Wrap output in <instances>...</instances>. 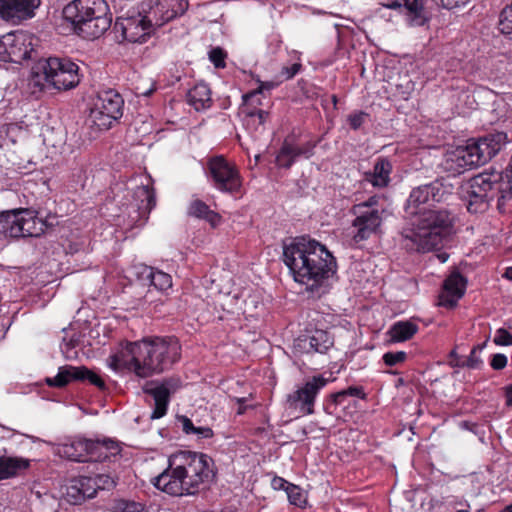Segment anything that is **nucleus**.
<instances>
[{
	"mask_svg": "<svg viewBox=\"0 0 512 512\" xmlns=\"http://www.w3.org/2000/svg\"><path fill=\"white\" fill-rule=\"evenodd\" d=\"M307 353L325 354L334 345L333 337L329 332L321 329L315 330L311 335L301 340Z\"/></svg>",
	"mask_w": 512,
	"mask_h": 512,
	"instance_id": "27",
	"label": "nucleus"
},
{
	"mask_svg": "<svg viewBox=\"0 0 512 512\" xmlns=\"http://www.w3.org/2000/svg\"><path fill=\"white\" fill-rule=\"evenodd\" d=\"M498 29L502 34L512 39V3L501 11Z\"/></svg>",
	"mask_w": 512,
	"mask_h": 512,
	"instance_id": "36",
	"label": "nucleus"
},
{
	"mask_svg": "<svg viewBox=\"0 0 512 512\" xmlns=\"http://www.w3.org/2000/svg\"><path fill=\"white\" fill-rule=\"evenodd\" d=\"M206 175L211 185L221 193L236 195L241 192L243 179L237 165L223 155L207 160Z\"/></svg>",
	"mask_w": 512,
	"mask_h": 512,
	"instance_id": "8",
	"label": "nucleus"
},
{
	"mask_svg": "<svg viewBox=\"0 0 512 512\" xmlns=\"http://www.w3.org/2000/svg\"><path fill=\"white\" fill-rule=\"evenodd\" d=\"M467 279L457 270L450 273L443 283V293L440 295V305L453 308L457 305L466 291Z\"/></svg>",
	"mask_w": 512,
	"mask_h": 512,
	"instance_id": "18",
	"label": "nucleus"
},
{
	"mask_svg": "<svg viewBox=\"0 0 512 512\" xmlns=\"http://www.w3.org/2000/svg\"><path fill=\"white\" fill-rule=\"evenodd\" d=\"M76 481L81 488L82 493L84 494V497L86 499L93 498L97 491H96V484L92 477L89 476H79L75 477Z\"/></svg>",
	"mask_w": 512,
	"mask_h": 512,
	"instance_id": "40",
	"label": "nucleus"
},
{
	"mask_svg": "<svg viewBox=\"0 0 512 512\" xmlns=\"http://www.w3.org/2000/svg\"><path fill=\"white\" fill-rule=\"evenodd\" d=\"M483 345L474 346L468 357L461 362H453V367L458 368H469V369H480L483 366V360L481 359L479 352L482 350Z\"/></svg>",
	"mask_w": 512,
	"mask_h": 512,
	"instance_id": "34",
	"label": "nucleus"
},
{
	"mask_svg": "<svg viewBox=\"0 0 512 512\" xmlns=\"http://www.w3.org/2000/svg\"><path fill=\"white\" fill-rule=\"evenodd\" d=\"M155 381L147 382L143 387V392L152 396L154 400V408L151 414V419H160L164 417L168 410L170 402V395L164 387L155 385Z\"/></svg>",
	"mask_w": 512,
	"mask_h": 512,
	"instance_id": "21",
	"label": "nucleus"
},
{
	"mask_svg": "<svg viewBox=\"0 0 512 512\" xmlns=\"http://www.w3.org/2000/svg\"><path fill=\"white\" fill-rule=\"evenodd\" d=\"M227 53L220 47H215L209 52V59L216 68H225Z\"/></svg>",
	"mask_w": 512,
	"mask_h": 512,
	"instance_id": "43",
	"label": "nucleus"
},
{
	"mask_svg": "<svg viewBox=\"0 0 512 512\" xmlns=\"http://www.w3.org/2000/svg\"><path fill=\"white\" fill-rule=\"evenodd\" d=\"M155 385L166 388L168 394L171 396L172 393L181 387V381L178 377H169L164 379L161 383L156 382Z\"/></svg>",
	"mask_w": 512,
	"mask_h": 512,
	"instance_id": "46",
	"label": "nucleus"
},
{
	"mask_svg": "<svg viewBox=\"0 0 512 512\" xmlns=\"http://www.w3.org/2000/svg\"><path fill=\"white\" fill-rule=\"evenodd\" d=\"M449 358H450V365L453 367V362H461L462 360H465L464 357L458 355V353L456 352L455 349H453L450 354H449Z\"/></svg>",
	"mask_w": 512,
	"mask_h": 512,
	"instance_id": "60",
	"label": "nucleus"
},
{
	"mask_svg": "<svg viewBox=\"0 0 512 512\" xmlns=\"http://www.w3.org/2000/svg\"><path fill=\"white\" fill-rule=\"evenodd\" d=\"M506 405L512 407V384L505 387Z\"/></svg>",
	"mask_w": 512,
	"mask_h": 512,
	"instance_id": "59",
	"label": "nucleus"
},
{
	"mask_svg": "<svg viewBox=\"0 0 512 512\" xmlns=\"http://www.w3.org/2000/svg\"><path fill=\"white\" fill-rule=\"evenodd\" d=\"M123 108L124 99L118 91L102 90L94 100L89 117L100 130H108L122 117Z\"/></svg>",
	"mask_w": 512,
	"mask_h": 512,
	"instance_id": "10",
	"label": "nucleus"
},
{
	"mask_svg": "<svg viewBox=\"0 0 512 512\" xmlns=\"http://www.w3.org/2000/svg\"><path fill=\"white\" fill-rule=\"evenodd\" d=\"M74 32L88 40L102 36L112 24V13L105 0H73L62 11Z\"/></svg>",
	"mask_w": 512,
	"mask_h": 512,
	"instance_id": "5",
	"label": "nucleus"
},
{
	"mask_svg": "<svg viewBox=\"0 0 512 512\" xmlns=\"http://www.w3.org/2000/svg\"><path fill=\"white\" fill-rule=\"evenodd\" d=\"M291 484L292 483L288 482L287 480L280 476H274L271 480V487L274 490H284L285 492H287Z\"/></svg>",
	"mask_w": 512,
	"mask_h": 512,
	"instance_id": "52",
	"label": "nucleus"
},
{
	"mask_svg": "<svg viewBox=\"0 0 512 512\" xmlns=\"http://www.w3.org/2000/svg\"><path fill=\"white\" fill-rule=\"evenodd\" d=\"M148 16H140L139 18L118 19L115 22V29L121 32L123 40L131 43H143L150 34L151 28L154 27L152 22H147Z\"/></svg>",
	"mask_w": 512,
	"mask_h": 512,
	"instance_id": "16",
	"label": "nucleus"
},
{
	"mask_svg": "<svg viewBox=\"0 0 512 512\" xmlns=\"http://www.w3.org/2000/svg\"><path fill=\"white\" fill-rule=\"evenodd\" d=\"M192 435H197L199 439H208L213 437L214 432L210 427H196Z\"/></svg>",
	"mask_w": 512,
	"mask_h": 512,
	"instance_id": "55",
	"label": "nucleus"
},
{
	"mask_svg": "<svg viewBox=\"0 0 512 512\" xmlns=\"http://www.w3.org/2000/svg\"><path fill=\"white\" fill-rule=\"evenodd\" d=\"M502 276L512 282V266L507 267Z\"/></svg>",
	"mask_w": 512,
	"mask_h": 512,
	"instance_id": "62",
	"label": "nucleus"
},
{
	"mask_svg": "<svg viewBox=\"0 0 512 512\" xmlns=\"http://www.w3.org/2000/svg\"><path fill=\"white\" fill-rule=\"evenodd\" d=\"M187 214L197 219L204 220L212 228L218 227L222 222V216L210 209V207L200 199H193L187 208Z\"/></svg>",
	"mask_w": 512,
	"mask_h": 512,
	"instance_id": "29",
	"label": "nucleus"
},
{
	"mask_svg": "<svg viewBox=\"0 0 512 512\" xmlns=\"http://www.w3.org/2000/svg\"><path fill=\"white\" fill-rule=\"evenodd\" d=\"M119 442L105 438L93 440L72 437L59 446V454L76 462H104L121 453Z\"/></svg>",
	"mask_w": 512,
	"mask_h": 512,
	"instance_id": "7",
	"label": "nucleus"
},
{
	"mask_svg": "<svg viewBox=\"0 0 512 512\" xmlns=\"http://www.w3.org/2000/svg\"><path fill=\"white\" fill-rule=\"evenodd\" d=\"M408 359L405 351H388L383 354L382 361L387 367H394L403 364Z\"/></svg>",
	"mask_w": 512,
	"mask_h": 512,
	"instance_id": "39",
	"label": "nucleus"
},
{
	"mask_svg": "<svg viewBox=\"0 0 512 512\" xmlns=\"http://www.w3.org/2000/svg\"><path fill=\"white\" fill-rule=\"evenodd\" d=\"M448 193L439 180L411 190L405 205L406 213L413 216L407 238L414 243L418 252L440 249L452 234L454 218L451 212L435 207V203L444 201Z\"/></svg>",
	"mask_w": 512,
	"mask_h": 512,
	"instance_id": "1",
	"label": "nucleus"
},
{
	"mask_svg": "<svg viewBox=\"0 0 512 512\" xmlns=\"http://www.w3.org/2000/svg\"><path fill=\"white\" fill-rule=\"evenodd\" d=\"M122 512H147L140 503L130 502L125 505Z\"/></svg>",
	"mask_w": 512,
	"mask_h": 512,
	"instance_id": "57",
	"label": "nucleus"
},
{
	"mask_svg": "<svg viewBox=\"0 0 512 512\" xmlns=\"http://www.w3.org/2000/svg\"><path fill=\"white\" fill-rule=\"evenodd\" d=\"M272 105H267V108L258 109L253 112H247L245 115L247 125H253L255 130L261 128L265 129V124L270 119V108Z\"/></svg>",
	"mask_w": 512,
	"mask_h": 512,
	"instance_id": "33",
	"label": "nucleus"
},
{
	"mask_svg": "<svg viewBox=\"0 0 512 512\" xmlns=\"http://www.w3.org/2000/svg\"><path fill=\"white\" fill-rule=\"evenodd\" d=\"M419 331V326L410 320L394 322L386 332L387 343L396 344L412 339Z\"/></svg>",
	"mask_w": 512,
	"mask_h": 512,
	"instance_id": "23",
	"label": "nucleus"
},
{
	"mask_svg": "<svg viewBox=\"0 0 512 512\" xmlns=\"http://www.w3.org/2000/svg\"><path fill=\"white\" fill-rule=\"evenodd\" d=\"M134 196L139 203L136 205L140 219H148L152 209L156 206V195L153 187L149 185L138 186Z\"/></svg>",
	"mask_w": 512,
	"mask_h": 512,
	"instance_id": "30",
	"label": "nucleus"
},
{
	"mask_svg": "<svg viewBox=\"0 0 512 512\" xmlns=\"http://www.w3.org/2000/svg\"><path fill=\"white\" fill-rule=\"evenodd\" d=\"M347 396L345 395L343 390L330 393L326 396L323 402V409L325 413L329 415H334L338 406L344 404Z\"/></svg>",
	"mask_w": 512,
	"mask_h": 512,
	"instance_id": "35",
	"label": "nucleus"
},
{
	"mask_svg": "<svg viewBox=\"0 0 512 512\" xmlns=\"http://www.w3.org/2000/svg\"><path fill=\"white\" fill-rule=\"evenodd\" d=\"M296 149H295V136L288 135L282 145L280 150L276 155V165L279 168L289 169L295 163L297 159Z\"/></svg>",
	"mask_w": 512,
	"mask_h": 512,
	"instance_id": "31",
	"label": "nucleus"
},
{
	"mask_svg": "<svg viewBox=\"0 0 512 512\" xmlns=\"http://www.w3.org/2000/svg\"><path fill=\"white\" fill-rule=\"evenodd\" d=\"M180 358L181 344L176 337L156 336L126 342L112 360L115 367H124L140 378H148L170 369Z\"/></svg>",
	"mask_w": 512,
	"mask_h": 512,
	"instance_id": "4",
	"label": "nucleus"
},
{
	"mask_svg": "<svg viewBox=\"0 0 512 512\" xmlns=\"http://www.w3.org/2000/svg\"><path fill=\"white\" fill-rule=\"evenodd\" d=\"M383 5L394 10L404 7L412 25L422 26L426 22V18L423 15V0H388Z\"/></svg>",
	"mask_w": 512,
	"mask_h": 512,
	"instance_id": "25",
	"label": "nucleus"
},
{
	"mask_svg": "<svg viewBox=\"0 0 512 512\" xmlns=\"http://www.w3.org/2000/svg\"><path fill=\"white\" fill-rule=\"evenodd\" d=\"M245 401L246 399L245 398H238L237 399V403H238V410H237V414L239 415H242L246 412L247 410V406L245 405Z\"/></svg>",
	"mask_w": 512,
	"mask_h": 512,
	"instance_id": "61",
	"label": "nucleus"
},
{
	"mask_svg": "<svg viewBox=\"0 0 512 512\" xmlns=\"http://www.w3.org/2000/svg\"><path fill=\"white\" fill-rule=\"evenodd\" d=\"M66 499L73 505L81 504L86 500L76 478L71 479L66 487Z\"/></svg>",
	"mask_w": 512,
	"mask_h": 512,
	"instance_id": "38",
	"label": "nucleus"
},
{
	"mask_svg": "<svg viewBox=\"0 0 512 512\" xmlns=\"http://www.w3.org/2000/svg\"><path fill=\"white\" fill-rule=\"evenodd\" d=\"M7 35H13L15 40L11 45H9L7 49V60L13 62H21L24 60L32 59V53L34 49L32 48L31 39L23 33H8Z\"/></svg>",
	"mask_w": 512,
	"mask_h": 512,
	"instance_id": "24",
	"label": "nucleus"
},
{
	"mask_svg": "<svg viewBox=\"0 0 512 512\" xmlns=\"http://www.w3.org/2000/svg\"><path fill=\"white\" fill-rule=\"evenodd\" d=\"M83 383H89L90 385L97 387L101 391H105L107 389L106 383L104 379L101 377V375L87 368L86 366L84 371Z\"/></svg>",
	"mask_w": 512,
	"mask_h": 512,
	"instance_id": "42",
	"label": "nucleus"
},
{
	"mask_svg": "<svg viewBox=\"0 0 512 512\" xmlns=\"http://www.w3.org/2000/svg\"><path fill=\"white\" fill-rule=\"evenodd\" d=\"M257 81L259 83V86L256 89L260 90V93H262V94H264L265 91H267V92L272 91L277 86V83H275L273 81H260V80H257Z\"/></svg>",
	"mask_w": 512,
	"mask_h": 512,
	"instance_id": "56",
	"label": "nucleus"
},
{
	"mask_svg": "<svg viewBox=\"0 0 512 512\" xmlns=\"http://www.w3.org/2000/svg\"><path fill=\"white\" fill-rule=\"evenodd\" d=\"M435 4L442 6L446 9H452L464 5L467 0H432Z\"/></svg>",
	"mask_w": 512,
	"mask_h": 512,
	"instance_id": "54",
	"label": "nucleus"
},
{
	"mask_svg": "<svg viewBox=\"0 0 512 512\" xmlns=\"http://www.w3.org/2000/svg\"><path fill=\"white\" fill-rule=\"evenodd\" d=\"M147 5V22H152L154 27H161L184 14L189 4L187 0H149Z\"/></svg>",
	"mask_w": 512,
	"mask_h": 512,
	"instance_id": "14",
	"label": "nucleus"
},
{
	"mask_svg": "<svg viewBox=\"0 0 512 512\" xmlns=\"http://www.w3.org/2000/svg\"><path fill=\"white\" fill-rule=\"evenodd\" d=\"M15 41L13 35H4L0 38V61H7V49ZM16 41L19 42L18 39Z\"/></svg>",
	"mask_w": 512,
	"mask_h": 512,
	"instance_id": "49",
	"label": "nucleus"
},
{
	"mask_svg": "<svg viewBox=\"0 0 512 512\" xmlns=\"http://www.w3.org/2000/svg\"><path fill=\"white\" fill-rule=\"evenodd\" d=\"M40 0H0V18L20 22L32 18Z\"/></svg>",
	"mask_w": 512,
	"mask_h": 512,
	"instance_id": "17",
	"label": "nucleus"
},
{
	"mask_svg": "<svg viewBox=\"0 0 512 512\" xmlns=\"http://www.w3.org/2000/svg\"><path fill=\"white\" fill-rule=\"evenodd\" d=\"M43 231V222L29 209L0 213V232L5 236L12 238L37 237Z\"/></svg>",
	"mask_w": 512,
	"mask_h": 512,
	"instance_id": "9",
	"label": "nucleus"
},
{
	"mask_svg": "<svg viewBox=\"0 0 512 512\" xmlns=\"http://www.w3.org/2000/svg\"><path fill=\"white\" fill-rule=\"evenodd\" d=\"M317 146V141L309 140L301 145H297L295 142V149L297 157L303 156L310 158L314 154V149Z\"/></svg>",
	"mask_w": 512,
	"mask_h": 512,
	"instance_id": "45",
	"label": "nucleus"
},
{
	"mask_svg": "<svg viewBox=\"0 0 512 512\" xmlns=\"http://www.w3.org/2000/svg\"><path fill=\"white\" fill-rule=\"evenodd\" d=\"M84 371L85 366L65 365L59 368L55 377H48L45 382L48 386L55 388H64L73 381L83 383Z\"/></svg>",
	"mask_w": 512,
	"mask_h": 512,
	"instance_id": "22",
	"label": "nucleus"
},
{
	"mask_svg": "<svg viewBox=\"0 0 512 512\" xmlns=\"http://www.w3.org/2000/svg\"><path fill=\"white\" fill-rule=\"evenodd\" d=\"M302 65L300 63H294L289 67H283L281 70V75L285 77V79L293 78L301 69Z\"/></svg>",
	"mask_w": 512,
	"mask_h": 512,
	"instance_id": "53",
	"label": "nucleus"
},
{
	"mask_svg": "<svg viewBox=\"0 0 512 512\" xmlns=\"http://www.w3.org/2000/svg\"><path fill=\"white\" fill-rule=\"evenodd\" d=\"M155 91V88L149 89L145 92H142V95L144 96H150Z\"/></svg>",
	"mask_w": 512,
	"mask_h": 512,
	"instance_id": "64",
	"label": "nucleus"
},
{
	"mask_svg": "<svg viewBox=\"0 0 512 512\" xmlns=\"http://www.w3.org/2000/svg\"><path fill=\"white\" fill-rule=\"evenodd\" d=\"M507 133L493 131L467 141L478 165H483L495 157L508 143Z\"/></svg>",
	"mask_w": 512,
	"mask_h": 512,
	"instance_id": "13",
	"label": "nucleus"
},
{
	"mask_svg": "<svg viewBox=\"0 0 512 512\" xmlns=\"http://www.w3.org/2000/svg\"><path fill=\"white\" fill-rule=\"evenodd\" d=\"M137 277L144 285L153 286L158 291L164 292L172 287L171 275L151 266L141 265Z\"/></svg>",
	"mask_w": 512,
	"mask_h": 512,
	"instance_id": "20",
	"label": "nucleus"
},
{
	"mask_svg": "<svg viewBox=\"0 0 512 512\" xmlns=\"http://www.w3.org/2000/svg\"><path fill=\"white\" fill-rule=\"evenodd\" d=\"M178 421L181 423L182 425V430L183 432L186 434V435H192L193 432L195 431V426L192 422V420L190 418H188L187 416H178L177 417Z\"/></svg>",
	"mask_w": 512,
	"mask_h": 512,
	"instance_id": "51",
	"label": "nucleus"
},
{
	"mask_svg": "<svg viewBox=\"0 0 512 512\" xmlns=\"http://www.w3.org/2000/svg\"><path fill=\"white\" fill-rule=\"evenodd\" d=\"M500 512H512V503L505 506Z\"/></svg>",
	"mask_w": 512,
	"mask_h": 512,
	"instance_id": "63",
	"label": "nucleus"
},
{
	"mask_svg": "<svg viewBox=\"0 0 512 512\" xmlns=\"http://www.w3.org/2000/svg\"><path fill=\"white\" fill-rule=\"evenodd\" d=\"M281 259L293 280L311 292L322 287L338 270L332 252L310 235L283 240Z\"/></svg>",
	"mask_w": 512,
	"mask_h": 512,
	"instance_id": "2",
	"label": "nucleus"
},
{
	"mask_svg": "<svg viewBox=\"0 0 512 512\" xmlns=\"http://www.w3.org/2000/svg\"><path fill=\"white\" fill-rule=\"evenodd\" d=\"M508 363V358L505 354L496 353L491 356L490 366L494 370H503Z\"/></svg>",
	"mask_w": 512,
	"mask_h": 512,
	"instance_id": "48",
	"label": "nucleus"
},
{
	"mask_svg": "<svg viewBox=\"0 0 512 512\" xmlns=\"http://www.w3.org/2000/svg\"><path fill=\"white\" fill-rule=\"evenodd\" d=\"M328 383L329 379L323 375H314L308 378L301 386L287 395V408L298 412L299 416L314 414L316 398Z\"/></svg>",
	"mask_w": 512,
	"mask_h": 512,
	"instance_id": "11",
	"label": "nucleus"
},
{
	"mask_svg": "<svg viewBox=\"0 0 512 512\" xmlns=\"http://www.w3.org/2000/svg\"><path fill=\"white\" fill-rule=\"evenodd\" d=\"M379 197L374 195L369 197L366 201L358 203L357 205H365L370 210H379L376 206L378 205Z\"/></svg>",
	"mask_w": 512,
	"mask_h": 512,
	"instance_id": "58",
	"label": "nucleus"
},
{
	"mask_svg": "<svg viewBox=\"0 0 512 512\" xmlns=\"http://www.w3.org/2000/svg\"><path fill=\"white\" fill-rule=\"evenodd\" d=\"M511 339L512 334L508 330L505 328H499L496 330L493 341L498 346H510Z\"/></svg>",
	"mask_w": 512,
	"mask_h": 512,
	"instance_id": "47",
	"label": "nucleus"
},
{
	"mask_svg": "<svg viewBox=\"0 0 512 512\" xmlns=\"http://www.w3.org/2000/svg\"><path fill=\"white\" fill-rule=\"evenodd\" d=\"M345 395L348 397H355L359 398L361 400L367 399V394L364 390L363 386H349L345 389H343Z\"/></svg>",
	"mask_w": 512,
	"mask_h": 512,
	"instance_id": "50",
	"label": "nucleus"
},
{
	"mask_svg": "<svg viewBox=\"0 0 512 512\" xmlns=\"http://www.w3.org/2000/svg\"><path fill=\"white\" fill-rule=\"evenodd\" d=\"M215 476V463L209 455L181 450L169 456L168 467L152 483L171 496H188L196 495Z\"/></svg>",
	"mask_w": 512,
	"mask_h": 512,
	"instance_id": "3",
	"label": "nucleus"
},
{
	"mask_svg": "<svg viewBox=\"0 0 512 512\" xmlns=\"http://www.w3.org/2000/svg\"><path fill=\"white\" fill-rule=\"evenodd\" d=\"M479 166L468 143L464 146H457L448 150L440 163V167L449 176H457L467 170Z\"/></svg>",
	"mask_w": 512,
	"mask_h": 512,
	"instance_id": "15",
	"label": "nucleus"
},
{
	"mask_svg": "<svg viewBox=\"0 0 512 512\" xmlns=\"http://www.w3.org/2000/svg\"><path fill=\"white\" fill-rule=\"evenodd\" d=\"M392 171L391 161L386 157H378L373 169L363 174V180L375 188H386L390 184Z\"/></svg>",
	"mask_w": 512,
	"mask_h": 512,
	"instance_id": "19",
	"label": "nucleus"
},
{
	"mask_svg": "<svg viewBox=\"0 0 512 512\" xmlns=\"http://www.w3.org/2000/svg\"><path fill=\"white\" fill-rule=\"evenodd\" d=\"M30 467V460L18 456H0V481L15 478Z\"/></svg>",
	"mask_w": 512,
	"mask_h": 512,
	"instance_id": "28",
	"label": "nucleus"
},
{
	"mask_svg": "<svg viewBox=\"0 0 512 512\" xmlns=\"http://www.w3.org/2000/svg\"><path fill=\"white\" fill-rule=\"evenodd\" d=\"M33 78L41 89L51 86L56 90H71L79 85L82 75L77 63L68 57L40 59L32 68Z\"/></svg>",
	"mask_w": 512,
	"mask_h": 512,
	"instance_id": "6",
	"label": "nucleus"
},
{
	"mask_svg": "<svg viewBox=\"0 0 512 512\" xmlns=\"http://www.w3.org/2000/svg\"><path fill=\"white\" fill-rule=\"evenodd\" d=\"M211 94V89L208 84L199 82L188 90L186 100L196 111H202L212 106L213 100Z\"/></svg>",
	"mask_w": 512,
	"mask_h": 512,
	"instance_id": "26",
	"label": "nucleus"
},
{
	"mask_svg": "<svg viewBox=\"0 0 512 512\" xmlns=\"http://www.w3.org/2000/svg\"><path fill=\"white\" fill-rule=\"evenodd\" d=\"M92 478L96 484V491L110 490L116 485L114 479L106 474H97L95 477Z\"/></svg>",
	"mask_w": 512,
	"mask_h": 512,
	"instance_id": "44",
	"label": "nucleus"
},
{
	"mask_svg": "<svg viewBox=\"0 0 512 512\" xmlns=\"http://www.w3.org/2000/svg\"><path fill=\"white\" fill-rule=\"evenodd\" d=\"M370 115L364 111H354L347 116L349 127L356 131L369 120Z\"/></svg>",
	"mask_w": 512,
	"mask_h": 512,
	"instance_id": "41",
	"label": "nucleus"
},
{
	"mask_svg": "<svg viewBox=\"0 0 512 512\" xmlns=\"http://www.w3.org/2000/svg\"><path fill=\"white\" fill-rule=\"evenodd\" d=\"M350 212L354 216L352 239L355 243L369 239L380 229L383 220L380 210H370L365 205H353Z\"/></svg>",
	"mask_w": 512,
	"mask_h": 512,
	"instance_id": "12",
	"label": "nucleus"
},
{
	"mask_svg": "<svg viewBox=\"0 0 512 512\" xmlns=\"http://www.w3.org/2000/svg\"><path fill=\"white\" fill-rule=\"evenodd\" d=\"M265 95L260 93V90L254 89L242 95L241 111L243 114L253 112L258 109L267 108V105H272L269 101L263 102Z\"/></svg>",
	"mask_w": 512,
	"mask_h": 512,
	"instance_id": "32",
	"label": "nucleus"
},
{
	"mask_svg": "<svg viewBox=\"0 0 512 512\" xmlns=\"http://www.w3.org/2000/svg\"><path fill=\"white\" fill-rule=\"evenodd\" d=\"M286 494L291 505L297 506L299 508H305L307 504V496L300 486L292 483Z\"/></svg>",
	"mask_w": 512,
	"mask_h": 512,
	"instance_id": "37",
	"label": "nucleus"
}]
</instances>
